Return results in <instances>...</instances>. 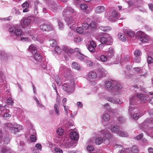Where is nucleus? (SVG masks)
Returning <instances> with one entry per match:
<instances>
[{
  "mask_svg": "<svg viewBox=\"0 0 153 153\" xmlns=\"http://www.w3.org/2000/svg\"><path fill=\"white\" fill-rule=\"evenodd\" d=\"M74 10L70 7H67L63 11V15L65 17V21L71 29H73L76 26L75 23L76 20L70 15L72 14L71 13H74Z\"/></svg>",
  "mask_w": 153,
  "mask_h": 153,
  "instance_id": "obj_1",
  "label": "nucleus"
},
{
  "mask_svg": "<svg viewBox=\"0 0 153 153\" xmlns=\"http://www.w3.org/2000/svg\"><path fill=\"white\" fill-rule=\"evenodd\" d=\"M99 135L103 136V139L99 137L95 139V142L96 144L100 145L102 143L106 145H108L109 143V140L112 137V135L106 129L102 130L99 132Z\"/></svg>",
  "mask_w": 153,
  "mask_h": 153,
  "instance_id": "obj_2",
  "label": "nucleus"
},
{
  "mask_svg": "<svg viewBox=\"0 0 153 153\" xmlns=\"http://www.w3.org/2000/svg\"><path fill=\"white\" fill-rule=\"evenodd\" d=\"M148 112L149 115L152 118H147L140 125V127L141 129H146L149 128L153 127V109L149 110Z\"/></svg>",
  "mask_w": 153,
  "mask_h": 153,
  "instance_id": "obj_3",
  "label": "nucleus"
},
{
  "mask_svg": "<svg viewBox=\"0 0 153 153\" xmlns=\"http://www.w3.org/2000/svg\"><path fill=\"white\" fill-rule=\"evenodd\" d=\"M138 99H139L142 102H146V100L143 94H136L133 95H130L129 97V104L131 105H134L138 101Z\"/></svg>",
  "mask_w": 153,
  "mask_h": 153,
  "instance_id": "obj_4",
  "label": "nucleus"
},
{
  "mask_svg": "<svg viewBox=\"0 0 153 153\" xmlns=\"http://www.w3.org/2000/svg\"><path fill=\"white\" fill-rule=\"evenodd\" d=\"M5 126L9 128L11 132L15 134L19 132L23 129L22 126L16 123H7L5 124Z\"/></svg>",
  "mask_w": 153,
  "mask_h": 153,
  "instance_id": "obj_5",
  "label": "nucleus"
},
{
  "mask_svg": "<svg viewBox=\"0 0 153 153\" xmlns=\"http://www.w3.org/2000/svg\"><path fill=\"white\" fill-rule=\"evenodd\" d=\"M9 30L11 34L16 36L17 39H19L24 34L22 30L17 25H13L11 27Z\"/></svg>",
  "mask_w": 153,
  "mask_h": 153,
  "instance_id": "obj_6",
  "label": "nucleus"
},
{
  "mask_svg": "<svg viewBox=\"0 0 153 153\" xmlns=\"http://www.w3.org/2000/svg\"><path fill=\"white\" fill-rule=\"evenodd\" d=\"M5 106H3L0 105V117L4 119H8L11 116V115L9 113V110L6 109Z\"/></svg>",
  "mask_w": 153,
  "mask_h": 153,
  "instance_id": "obj_7",
  "label": "nucleus"
},
{
  "mask_svg": "<svg viewBox=\"0 0 153 153\" xmlns=\"http://www.w3.org/2000/svg\"><path fill=\"white\" fill-rule=\"evenodd\" d=\"M102 36L100 38V41L102 44H106L107 43L112 42L113 39L111 36L105 33H102Z\"/></svg>",
  "mask_w": 153,
  "mask_h": 153,
  "instance_id": "obj_8",
  "label": "nucleus"
},
{
  "mask_svg": "<svg viewBox=\"0 0 153 153\" xmlns=\"http://www.w3.org/2000/svg\"><path fill=\"white\" fill-rule=\"evenodd\" d=\"M33 19L34 18L33 17L22 19L20 22L21 25L22 27L25 28L30 25Z\"/></svg>",
  "mask_w": 153,
  "mask_h": 153,
  "instance_id": "obj_9",
  "label": "nucleus"
},
{
  "mask_svg": "<svg viewBox=\"0 0 153 153\" xmlns=\"http://www.w3.org/2000/svg\"><path fill=\"white\" fill-rule=\"evenodd\" d=\"M59 71L60 74H63L65 76L70 75L71 73L70 69L62 64L60 65Z\"/></svg>",
  "mask_w": 153,
  "mask_h": 153,
  "instance_id": "obj_10",
  "label": "nucleus"
},
{
  "mask_svg": "<svg viewBox=\"0 0 153 153\" xmlns=\"http://www.w3.org/2000/svg\"><path fill=\"white\" fill-rule=\"evenodd\" d=\"M137 37L140 41L143 43L147 42L148 41L147 35L141 31H139L136 33Z\"/></svg>",
  "mask_w": 153,
  "mask_h": 153,
  "instance_id": "obj_11",
  "label": "nucleus"
},
{
  "mask_svg": "<svg viewBox=\"0 0 153 153\" xmlns=\"http://www.w3.org/2000/svg\"><path fill=\"white\" fill-rule=\"evenodd\" d=\"M74 86L73 84L66 83L62 85V88L66 93L70 94L74 91Z\"/></svg>",
  "mask_w": 153,
  "mask_h": 153,
  "instance_id": "obj_12",
  "label": "nucleus"
},
{
  "mask_svg": "<svg viewBox=\"0 0 153 153\" xmlns=\"http://www.w3.org/2000/svg\"><path fill=\"white\" fill-rule=\"evenodd\" d=\"M69 139L68 137L65 138L64 140L60 144V147L63 148L68 149L73 146L71 142L69 141Z\"/></svg>",
  "mask_w": 153,
  "mask_h": 153,
  "instance_id": "obj_13",
  "label": "nucleus"
},
{
  "mask_svg": "<svg viewBox=\"0 0 153 153\" xmlns=\"http://www.w3.org/2000/svg\"><path fill=\"white\" fill-rule=\"evenodd\" d=\"M40 29L44 31H49L53 29V27L51 24H43L40 25Z\"/></svg>",
  "mask_w": 153,
  "mask_h": 153,
  "instance_id": "obj_14",
  "label": "nucleus"
},
{
  "mask_svg": "<svg viewBox=\"0 0 153 153\" xmlns=\"http://www.w3.org/2000/svg\"><path fill=\"white\" fill-rule=\"evenodd\" d=\"M89 20V18H87L86 21L84 22L82 24V26L84 29H88L89 26H91L92 28H94L95 27L96 23L94 22H92L91 23L89 24L88 21Z\"/></svg>",
  "mask_w": 153,
  "mask_h": 153,
  "instance_id": "obj_15",
  "label": "nucleus"
},
{
  "mask_svg": "<svg viewBox=\"0 0 153 153\" xmlns=\"http://www.w3.org/2000/svg\"><path fill=\"white\" fill-rule=\"evenodd\" d=\"M29 36L34 41H37L40 44L42 43L45 40V37L42 36H33L31 35H29Z\"/></svg>",
  "mask_w": 153,
  "mask_h": 153,
  "instance_id": "obj_16",
  "label": "nucleus"
},
{
  "mask_svg": "<svg viewBox=\"0 0 153 153\" xmlns=\"http://www.w3.org/2000/svg\"><path fill=\"white\" fill-rule=\"evenodd\" d=\"M49 147L51 151L53 153H63V151L60 148L55 147L52 143L49 144Z\"/></svg>",
  "mask_w": 153,
  "mask_h": 153,
  "instance_id": "obj_17",
  "label": "nucleus"
},
{
  "mask_svg": "<svg viewBox=\"0 0 153 153\" xmlns=\"http://www.w3.org/2000/svg\"><path fill=\"white\" fill-rule=\"evenodd\" d=\"M116 81L106 80L105 82V86L108 89H111L116 83Z\"/></svg>",
  "mask_w": 153,
  "mask_h": 153,
  "instance_id": "obj_18",
  "label": "nucleus"
},
{
  "mask_svg": "<svg viewBox=\"0 0 153 153\" xmlns=\"http://www.w3.org/2000/svg\"><path fill=\"white\" fill-rule=\"evenodd\" d=\"M29 52L31 53L33 55L37 53V45L34 44H31L29 46L28 48Z\"/></svg>",
  "mask_w": 153,
  "mask_h": 153,
  "instance_id": "obj_19",
  "label": "nucleus"
},
{
  "mask_svg": "<svg viewBox=\"0 0 153 153\" xmlns=\"http://www.w3.org/2000/svg\"><path fill=\"white\" fill-rule=\"evenodd\" d=\"M70 137L71 140L76 141L79 138V136L78 132L75 131H72L70 133Z\"/></svg>",
  "mask_w": 153,
  "mask_h": 153,
  "instance_id": "obj_20",
  "label": "nucleus"
},
{
  "mask_svg": "<svg viewBox=\"0 0 153 153\" xmlns=\"http://www.w3.org/2000/svg\"><path fill=\"white\" fill-rule=\"evenodd\" d=\"M114 54V50L112 47H110L108 49V50L106 52L105 55L108 58H111Z\"/></svg>",
  "mask_w": 153,
  "mask_h": 153,
  "instance_id": "obj_21",
  "label": "nucleus"
},
{
  "mask_svg": "<svg viewBox=\"0 0 153 153\" xmlns=\"http://www.w3.org/2000/svg\"><path fill=\"white\" fill-rule=\"evenodd\" d=\"M107 100L114 104L118 103L119 104H121L123 102L121 100L118 98L114 99L112 98L108 97L107 98Z\"/></svg>",
  "mask_w": 153,
  "mask_h": 153,
  "instance_id": "obj_22",
  "label": "nucleus"
},
{
  "mask_svg": "<svg viewBox=\"0 0 153 153\" xmlns=\"http://www.w3.org/2000/svg\"><path fill=\"white\" fill-rule=\"evenodd\" d=\"M59 102L57 101L54 105V109L55 114L58 116L60 114V112L59 109Z\"/></svg>",
  "mask_w": 153,
  "mask_h": 153,
  "instance_id": "obj_23",
  "label": "nucleus"
},
{
  "mask_svg": "<svg viewBox=\"0 0 153 153\" xmlns=\"http://www.w3.org/2000/svg\"><path fill=\"white\" fill-rule=\"evenodd\" d=\"M32 57L35 61L38 62H41L42 60V56L41 55L38 53H36V54L33 55Z\"/></svg>",
  "mask_w": 153,
  "mask_h": 153,
  "instance_id": "obj_24",
  "label": "nucleus"
},
{
  "mask_svg": "<svg viewBox=\"0 0 153 153\" xmlns=\"http://www.w3.org/2000/svg\"><path fill=\"white\" fill-rule=\"evenodd\" d=\"M105 16L110 21L114 22L117 20L112 15H110V13L108 12H106L105 13Z\"/></svg>",
  "mask_w": 153,
  "mask_h": 153,
  "instance_id": "obj_25",
  "label": "nucleus"
},
{
  "mask_svg": "<svg viewBox=\"0 0 153 153\" xmlns=\"http://www.w3.org/2000/svg\"><path fill=\"white\" fill-rule=\"evenodd\" d=\"M97 74L95 72H91L88 74L89 80L91 82V79L94 81L97 78Z\"/></svg>",
  "mask_w": 153,
  "mask_h": 153,
  "instance_id": "obj_26",
  "label": "nucleus"
},
{
  "mask_svg": "<svg viewBox=\"0 0 153 153\" xmlns=\"http://www.w3.org/2000/svg\"><path fill=\"white\" fill-rule=\"evenodd\" d=\"M137 108L135 106H129L128 108V114L130 116H132V114L134 113L137 111Z\"/></svg>",
  "mask_w": 153,
  "mask_h": 153,
  "instance_id": "obj_27",
  "label": "nucleus"
},
{
  "mask_svg": "<svg viewBox=\"0 0 153 153\" xmlns=\"http://www.w3.org/2000/svg\"><path fill=\"white\" fill-rule=\"evenodd\" d=\"M22 7L24 9L23 10L24 13L27 12L29 11L28 9L29 7V4L27 1H25L22 5Z\"/></svg>",
  "mask_w": 153,
  "mask_h": 153,
  "instance_id": "obj_28",
  "label": "nucleus"
},
{
  "mask_svg": "<svg viewBox=\"0 0 153 153\" xmlns=\"http://www.w3.org/2000/svg\"><path fill=\"white\" fill-rule=\"evenodd\" d=\"M105 10V8L103 6H98L95 9V11L97 13H100L104 12Z\"/></svg>",
  "mask_w": 153,
  "mask_h": 153,
  "instance_id": "obj_29",
  "label": "nucleus"
},
{
  "mask_svg": "<svg viewBox=\"0 0 153 153\" xmlns=\"http://www.w3.org/2000/svg\"><path fill=\"white\" fill-rule=\"evenodd\" d=\"M113 133H116L118 132L119 130V128L118 126L117 125H114L111 126V128H109Z\"/></svg>",
  "mask_w": 153,
  "mask_h": 153,
  "instance_id": "obj_30",
  "label": "nucleus"
},
{
  "mask_svg": "<svg viewBox=\"0 0 153 153\" xmlns=\"http://www.w3.org/2000/svg\"><path fill=\"white\" fill-rule=\"evenodd\" d=\"M118 38L122 42H125L126 40V36L123 33H120L118 34Z\"/></svg>",
  "mask_w": 153,
  "mask_h": 153,
  "instance_id": "obj_31",
  "label": "nucleus"
},
{
  "mask_svg": "<svg viewBox=\"0 0 153 153\" xmlns=\"http://www.w3.org/2000/svg\"><path fill=\"white\" fill-rule=\"evenodd\" d=\"M95 58L103 62H105L107 60V58L106 56L104 55H101L100 57H98L96 55L95 56Z\"/></svg>",
  "mask_w": 153,
  "mask_h": 153,
  "instance_id": "obj_32",
  "label": "nucleus"
},
{
  "mask_svg": "<svg viewBox=\"0 0 153 153\" xmlns=\"http://www.w3.org/2000/svg\"><path fill=\"white\" fill-rule=\"evenodd\" d=\"M144 114V113H134L133 114L132 116H130L132 118H134V119L137 120H138L140 117L142 116Z\"/></svg>",
  "mask_w": 153,
  "mask_h": 153,
  "instance_id": "obj_33",
  "label": "nucleus"
},
{
  "mask_svg": "<svg viewBox=\"0 0 153 153\" xmlns=\"http://www.w3.org/2000/svg\"><path fill=\"white\" fill-rule=\"evenodd\" d=\"M102 118L104 121H107L110 120V115L107 113H104L102 115Z\"/></svg>",
  "mask_w": 153,
  "mask_h": 153,
  "instance_id": "obj_34",
  "label": "nucleus"
},
{
  "mask_svg": "<svg viewBox=\"0 0 153 153\" xmlns=\"http://www.w3.org/2000/svg\"><path fill=\"white\" fill-rule=\"evenodd\" d=\"M72 67L77 70H81V68L77 63L75 62H73L72 64Z\"/></svg>",
  "mask_w": 153,
  "mask_h": 153,
  "instance_id": "obj_35",
  "label": "nucleus"
},
{
  "mask_svg": "<svg viewBox=\"0 0 153 153\" xmlns=\"http://www.w3.org/2000/svg\"><path fill=\"white\" fill-rule=\"evenodd\" d=\"M126 33L129 37H133L134 34V32L130 29H128L126 30Z\"/></svg>",
  "mask_w": 153,
  "mask_h": 153,
  "instance_id": "obj_36",
  "label": "nucleus"
},
{
  "mask_svg": "<svg viewBox=\"0 0 153 153\" xmlns=\"http://www.w3.org/2000/svg\"><path fill=\"white\" fill-rule=\"evenodd\" d=\"M131 152L132 153H138L139 149L138 147L136 146H133L131 148Z\"/></svg>",
  "mask_w": 153,
  "mask_h": 153,
  "instance_id": "obj_37",
  "label": "nucleus"
},
{
  "mask_svg": "<svg viewBox=\"0 0 153 153\" xmlns=\"http://www.w3.org/2000/svg\"><path fill=\"white\" fill-rule=\"evenodd\" d=\"M111 15L115 18L117 20L120 17V14L115 10H113L112 11Z\"/></svg>",
  "mask_w": 153,
  "mask_h": 153,
  "instance_id": "obj_38",
  "label": "nucleus"
},
{
  "mask_svg": "<svg viewBox=\"0 0 153 153\" xmlns=\"http://www.w3.org/2000/svg\"><path fill=\"white\" fill-rule=\"evenodd\" d=\"M117 134L120 136L122 137H125L128 136V134L127 133L125 132L120 131V130L117 133Z\"/></svg>",
  "mask_w": 153,
  "mask_h": 153,
  "instance_id": "obj_39",
  "label": "nucleus"
},
{
  "mask_svg": "<svg viewBox=\"0 0 153 153\" xmlns=\"http://www.w3.org/2000/svg\"><path fill=\"white\" fill-rule=\"evenodd\" d=\"M100 29L104 31H108L111 29V27L108 26H101L100 27Z\"/></svg>",
  "mask_w": 153,
  "mask_h": 153,
  "instance_id": "obj_40",
  "label": "nucleus"
},
{
  "mask_svg": "<svg viewBox=\"0 0 153 153\" xmlns=\"http://www.w3.org/2000/svg\"><path fill=\"white\" fill-rule=\"evenodd\" d=\"M50 46L53 47L55 48L56 46L57 42L56 41L53 39H52L50 40Z\"/></svg>",
  "mask_w": 153,
  "mask_h": 153,
  "instance_id": "obj_41",
  "label": "nucleus"
},
{
  "mask_svg": "<svg viewBox=\"0 0 153 153\" xmlns=\"http://www.w3.org/2000/svg\"><path fill=\"white\" fill-rule=\"evenodd\" d=\"M64 131L63 129L61 127H59L56 131L57 134L59 136L62 135L63 134Z\"/></svg>",
  "mask_w": 153,
  "mask_h": 153,
  "instance_id": "obj_42",
  "label": "nucleus"
},
{
  "mask_svg": "<svg viewBox=\"0 0 153 153\" xmlns=\"http://www.w3.org/2000/svg\"><path fill=\"white\" fill-rule=\"evenodd\" d=\"M39 3L38 1H36L35 2V4L34 7V12L35 14H37L38 13V9L37 5Z\"/></svg>",
  "mask_w": 153,
  "mask_h": 153,
  "instance_id": "obj_43",
  "label": "nucleus"
},
{
  "mask_svg": "<svg viewBox=\"0 0 153 153\" xmlns=\"http://www.w3.org/2000/svg\"><path fill=\"white\" fill-rule=\"evenodd\" d=\"M77 58L80 60L84 61V62L85 61L86 59L88 57L87 56H83L81 54L78 55L77 56Z\"/></svg>",
  "mask_w": 153,
  "mask_h": 153,
  "instance_id": "obj_44",
  "label": "nucleus"
},
{
  "mask_svg": "<svg viewBox=\"0 0 153 153\" xmlns=\"http://www.w3.org/2000/svg\"><path fill=\"white\" fill-rule=\"evenodd\" d=\"M116 82V83L114 84L115 89L117 90H120L122 88V86L120 83L117 82V81Z\"/></svg>",
  "mask_w": 153,
  "mask_h": 153,
  "instance_id": "obj_45",
  "label": "nucleus"
},
{
  "mask_svg": "<svg viewBox=\"0 0 153 153\" xmlns=\"http://www.w3.org/2000/svg\"><path fill=\"white\" fill-rule=\"evenodd\" d=\"M134 70L138 73H143V69L141 67H136L133 68Z\"/></svg>",
  "mask_w": 153,
  "mask_h": 153,
  "instance_id": "obj_46",
  "label": "nucleus"
},
{
  "mask_svg": "<svg viewBox=\"0 0 153 153\" xmlns=\"http://www.w3.org/2000/svg\"><path fill=\"white\" fill-rule=\"evenodd\" d=\"M85 63H86L87 65L89 67L92 66L93 65L92 62L91 60L88 59V57L85 61Z\"/></svg>",
  "mask_w": 153,
  "mask_h": 153,
  "instance_id": "obj_47",
  "label": "nucleus"
},
{
  "mask_svg": "<svg viewBox=\"0 0 153 153\" xmlns=\"http://www.w3.org/2000/svg\"><path fill=\"white\" fill-rule=\"evenodd\" d=\"M55 48V50L57 53L58 54H61L62 53V50L60 48L59 46H56Z\"/></svg>",
  "mask_w": 153,
  "mask_h": 153,
  "instance_id": "obj_48",
  "label": "nucleus"
},
{
  "mask_svg": "<svg viewBox=\"0 0 153 153\" xmlns=\"http://www.w3.org/2000/svg\"><path fill=\"white\" fill-rule=\"evenodd\" d=\"M55 80L57 84L60 85L61 84V80L59 76H56L55 78Z\"/></svg>",
  "mask_w": 153,
  "mask_h": 153,
  "instance_id": "obj_49",
  "label": "nucleus"
},
{
  "mask_svg": "<svg viewBox=\"0 0 153 153\" xmlns=\"http://www.w3.org/2000/svg\"><path fill=\"white\" fill-rule=\"evenodd\" d=\"M95 48L94 47L90 45H88V49L91 53H94L95 52Z\"/></svg>",
  "mask_w": 153,
  "mask_h": 153,
  "instance_id": "obj_50",
  "label": "nucleus"
},
{
  "mask_svg": "<svg viewBox=\"0 0 153 153\" xmlns=\"http://www.w3.org/2000/svg\"><path fill=\"white\" fill-rule=\"evenodd\" d=\"M24 36V34L23 36H22L19 39H20V40L21 41H22L23 42L25 41H29V39L27 37H23Z\"/></svg>",
  "mask_w": 153,
  "mask_h": 153,
  "instance_id": "obj_51",
  "label": "nucleus"
},
{
  "mask_svg": "<svg viewBox=\"0 0 153 153\" xmlns=\"http://www.w3.org/2000/svg\"><path fill=\"white\" fill-rule=\"evenodd\" d=\"M82 40V39L80 37H75L74 38V41L76 43L80 42Z\"/></svg>",
  "mask_w": 153,
  "mask_h": 153,
  "instance_id": "obj_52",
  "label": "nucleus"
},
{
  "mask_svg": "<svg viewBox=\"0 0 153 153\" xmlns=\"http://www.w3.org/2000/svg\"><path fill=\"white\" fill-rule=\"evenodd\" d=\"M141 52L139 50H137L134 51V55L135 56H140L141 55Z\"/></svg>",
  "mask_w": 153,
  "mask_h": 153,
  "instance_id": "obj_53",
  "label": "nucleus"
},
{
  "mask_svg": "<svg viewBox=\"0 0 153 153\" xmlns=\"http://www.w3.org/2000/svg\"><path fill=\"white\" fill-rule=\"evenodd\" d=\"M80 8L83 10H86L88 8L87 5L85 4H81L80 5Z\"/></svg>",
  "mask_w": 153,
  "mask_h": 153,
  "instance_id": "obj_54",
  "label": "nucleus"
},
{
  "mask_svg": "<svg viewBox=\"0 0 153 153\" xmlns=\"http://www.w3.org/2000/svg\"><path fill=\"white\" fill-rule=\"evenodd\" d=\"M87 149L89 152L92 151L94 149V147L92 146L89 145L87 147Z\"/></svg>",
  "mask_w": 153,
  "mask_h": 153,
  "instance_id": "obj_55",
  "label": "nucleus"
},
{
  "mask_svg": "<svg viewBox=\"0 0 153 153\" xmlns=\"http://www.w3.org/2000/svg\"><path fill=\"white\" fill-rule=\"evenodd\" d=\"M59 29V30H62L64 27L63 23L60 22H58Z\"/></svg>",
  "mask_w": 153,
  "mask_h": 153,
  "instance_id": "obj_56",
  "label": "nucleus"
},
{
  "mask_svg": "<svg viewBox=\"0 0 153 153\" xmlns=\"http://www.w3.org/2000/svg\"><path fill=\"white\" fill-rule=\"evenodd\" d=\"M63 106L64 107V109L65 113H66L67 114H68V113H69V112L70 111V110L68 109V107L67 106L65 105H63Z\"/></svg>",
  "mask_w": 153,
  "mask_h": 153,
  "instance_id": "obj_57",
  "label": "nucleus"
},
{
  "mask_svg": "<svg viewBox=\"0 0 153 153\" xmlns=\"http://www.w3.org/2000/svg\"><path fill=\"white\" fill-rule=\"evenodd\" d=\"M76 31L79 33H82L83 32V29L81 27H79L76 29Z\"/></svg>",
  "mask_w": 153,
  "mask_h": 153,
  "instance_id": "obj_58",
  "label": "nucleus"
},
{
  "mask_svg": "<svg viewBox=\"0 0 153 153\" xmlns=\"http://www.w3.org/2000/svg\"><path fill=\"white\" fill-rule=\"evenodd\" d=\"M36 148L40 151L42 150V145L40 143H37L35 145Z\"/></svg>",
  "mask_w": 153,
  "mask_h": 153,
  "instance_id": "obj_59",
  "label": "nucleus"
},
{
  "mask_svg": "<svg viewBox=\"0 0 153 153\" xmlns=\"http://www.w3.org/2000/svg\"><path fill=\"white\" fill-rule=\"evenodd\" d=\"M147 62L149 64H151L153 62V59L150 56H148L147 59Z\"/></svg>",
  "mask_w": 153,
  "mask_h": 153,
  "instance_id": "obj_60",
  "label": "nucleus"
},
{
  "mask_svg": "<svg viewBox=\"0 0 153 153\" xmlns=\"http://www.w3.org/2000/svg\"><path fill=\"white\" fill-rule=\"evenodd\" d=\"M30 139L33 142H35L36 140V138L35 134L32 135L30 136Z\"/></svg>",
  "mask_w": 153,
  "mask_h": 153,
  "instance_id": "obj_61",
  "label": "nucleus"
},
{
  "mask_svg": "<svg viewBox=\"0 0 153 153\" xmlns=\"http://www.w3.org/2000/svg\"><path fill=\"white\" fill-rule=\"evenodd\" d=\"M146 132L148 135L149 136L152 138H153V130L151 131H146Z\"/></svg>",
  "mask_w": 153,
  "mask_h": 153,
  "instance_id": "obj_62",
  "label": "nucleus"
},
{
  "mask_svg": "<svg viewBox=\"0 0 153 153\" xmlns=\"http://www.w3.org/2000/svg\"><path fill=\"white\" fill-rule=\"evenodd\" d=\"M73 124L71 121H69L67 124V126H66V128H70V127L73 126Z\"/></svg>",
  "mask_w": 153,
  "mask_h": 153,
  "instance_id": "obj_63",
  "label": "nucleus"
},
{
  "mask_svg": "<svg viewBox=\"0 0 153 153\" xmlns=\"http://www.w3.org/2000/svg\"><path fill=\"white\" fill-rule=\"evenodd\" d=\"M29 133L31 135L35 134L36 131L35 129H31L29 130Z\"/></svg>",
  "mask_w": 153,
  "mask_h": 153,
  "instance_id": "obj_64",
  "label": "nucleus"
}]
</instances>
